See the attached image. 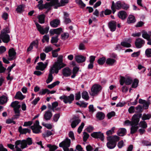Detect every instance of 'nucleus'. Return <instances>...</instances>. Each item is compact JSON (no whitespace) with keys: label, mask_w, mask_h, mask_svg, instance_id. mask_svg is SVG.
<instances>
[{"label":"nucleus","mask_w":151,"mask_h":151,"mask_svg":"<svg viewBox=\"0 0 151 151\" xmlns=\"http://www.w3.org/2000/svg\"><path fill=\"white\" fill-rule=\"evenodd\" d=\"M145 41L140 38H138L136 39L135 42V44L136 47L137 48H140L145 44Z\"/></svg>","instance_id":"nucleus-11"},{"label":"nucleus","mask_w":151,"mask_h":151,"mask_svg":"<svg viewBox=\"0 0 151 151\" xmlns=\"http://www.w3.org/2000/svg\"><path fill=\"white\" fill-rule=\"evenodd\" d=\"M138 82L139 81L137 79H134L132 85V87L133 88H136L138 86Z\"/></svg>","instance_id":"nucleus-50"},{"label":"nucleus","mask_w":151,"mask_h":151,"mask_svg":"<svg viewBox=\"0 0 151 151\" xmlns=\"http://www.w3.org/2000/svg\"><path fill=\"white\" fill-rule=\"evenodd\" d=\"M142 116V114H134L132 118L131 125H137L139 121V118Z\"/></svg>","instance_id":"nucleus-6"},{"label":"nucleus","mask_w":151,"mask_h":151,"mask_svg":"<svg viewBox=\"0 0 151 151\" xmlns=\"http://www.w3.org/2000/svg\"><path fill=\"white\" fill-rule=\"evenodd\" d=\"M142 143L143 145L145 146H150L151 145V142L149 141L144 140L142 141Z\"/></svg>","instance_id":"nucleus-56"},{"label":"nucleus","mask_w":151,"mask_h":151,"mask_svg":"<svg viewBox=\"0 0 151 151\" xmlns=\"http://www.w3.org/2000/svg\"><path fill=\"white\" fill-rule=\"evenodd\" d=\"M50 2L51 6H54L55 9H57L58 7L60 6V3L59 2L58 0H51Z\"/></svg>","instance_id":"nucleus-22"},{"label":"nucleus","mask_w":151,"mask_h":151,"mask_svg":"<svg viewBox=\"0 0 151 151\" xmlns=\"http://www.w3.org/2000/svg\"><path fill=\"white\" fill-rule=\"evenodd\" d=\"M3 30L4 32H3L2 31H1V33L7 34V33H10L9 28L8 26H7L4 29H3Z\"/></svg>","instance_id":"nucleus-49"},{"label":"nucleus","mask_w":151,"mask_h":151,"mask_svg":"<svg viewBox=\"0 0 151 151\" xmlns=\"http://www.w3.org/2000/svg\"><path fill=\"white\" fill-rule=\"evenodd\" d=\"M0 37L2 41L4 43H7L10 40V36L8 34L1 33L0 35Z\"/></svg>","instance_id":"nucleus-13"},{"label":"nucleus","mask_w":151,"mask_h":151,"mask_svg":"<svg viewBox=\"0 0 151 151\" xmlns=\"http://www.w3.org/2000/svg\"><path fill=\"white\" fill-rule=\"evenodd\" d=\"M96 117L98 120L101 121L104 119L105 114L103 112L99 111L97 113Z\"/></svg>","instance_id":"nucleus-20"},{"label":"nucleus","mask_w":151,"mask_h":151,"mask_svg":"<svg viewBox=\"0 0 151 151\" xmlns=\"http://www.w3.org/2000/svg\"><path fill=\"white\" fill-rule=\"evenodd\" d=\"M58 35H57L55 37H52L51 40V42L53 44L54 43H56L58 42L59 40L58 38Z\"/></svg>","instance_id":"nucleus-43"},{"label":"nucleus","mask_w":151,"mask_h":151,"mask_svg":"<svg viewBox=\"0 0 151 151\" xmlns=\"http://www.w3.org/2000/svg\"><path fill=\"white\" fill-rule=\"evenodd\" d=\"M131 41V38H129L126 41L121 42V45L125 47H131L130 43Z\"/></svg>","instance_id":"nucleus-18"},{"label":"nucleus","mask_w":151,"mask_h":151,"mask_svg":"<svg viewBox=\"0 0 151 151\" xmlns=\"http://www.w3.org/2000/svg\"><path fill=\"white\" fill-rule=\"evenodd\" d=\"M122 3L120 1H117L116 4L115 5L114 1L112 2V5L111 6V9L112 10V12L114 14L116 11V9L119 10L122 8Z\"/></svg>","instance_id":"nucleus-4"},{"label":"nucleus","mask_w":151,"mask_h":151,"mask_svg":"<svg viewBox=\"0 0 151 151\" xmlns=\"http://www.w3.org/2000/svg\"><path fill=\"white\" fill-rule=\"evenodd\" d=\"M27 128L22 129V126H20L18 128V131L21 134H25L27 133Z\"/></svg>","instance_id":"nucleus-40"},{"label":"nucleus","mask_w":151,"mask_h":151,"mask_svg":"<svg viewBox=\"0 0 151 151\" xmlns=\"http://www.w3.org/2000/svg\"><path fill=\"white\" fill-rule=\"evenodd\" d=\"M126 130L124 128H121L119 129L117 132V134L120 136H124L126 133Z\"/></svg>","instance_id":"nucleus-27"},{"label":"nucleus","mask_w":151,"mask_h":151,"mask_svg":"<svg viewBox=\"0 0 151 151\" xmlns=\"http://www.w3.org/2000/svg\"><path fill=\"white\" fill-rule=\"evenodd\" d=\"M116 26V22L114 21L110 22L109 23V27L111 31L112 32L114 31L115 30Z\"/></svg>","instance_id":"nucleus-21"},{"label":"nucleus","mask_w":151,"mask_h":151,"mask_svg":"<svg viewBox=\"0 0 151 151\" xmlns=\"http://www.w3.org/2000/svg\"><path fill=\"white\" fill-rule=\"evenodd\" d=\"M53 134L52 132L50 130H47L46 133L43 135V136L44 137H48L50 136Z\"/></svg>","instance_id":"nucleus-47"},{"label":"nucleus","mask_w":151,"mask_h":151,"mask_svg":"<svg viewBox=\"0 0 151 151\" xmlns=\"http://www.w3.org/2000/svg\"><path fill=\"white\" fill-rule=\"evenodd\" d=\"M35 24L37 30L40 32V33L42 35H44L45 33L47 34L48 33L49 30V26H47L43 29L41 26L37 23H35Z\"/></svg>","instance_id":"nucleus-5"},{"label":"nucleus","mask_w":151,"mask_h":151,"mask_svg":"<svg viewBox=\"0 0 151 151\" xmlns=\"http://www.w3.org/2000/svg\"><path fill=\"white\" fill-rule=\"evenodd\" d=\"M26 139H23L22 140H17L15 142V145H17V143H19V145L21 144V148L22 149H24L27 147V144L26 143Z\"/></svg>","instance_id":"nucleus-15"},{"label":"nucleus","mask_w":151,"mask_h":151,"mask_svg":"<svg viewBox=\"0 0 151 151\" xmlns=\"http://www.w3.org/2000/svg\"><path fill=\"white\" fill-rule=\"evenodd\" d=\"M8 55L9 57L8 59L9 60L12 61L16 59V52L14 48L12 47L9 50Z\"/></svg>","instance_id":"nucleus-7"},{"label":"nucleus","mask_w":151,"mask_h":151,"mask_svg":"<svg viewBox=\"0 0 151 151\" xmlns=\"http://www.w3.org/2000/svg\"><path fill=\"white\" fill-rule=\"evenodd\" d=\"M105 58H102L98 60V63L99 65H103L105 62Z\"/></svg>","instance_id":"nucleus-53"},{"label":"nucleus","mask_w":151,"mask_h":151,"mask_svg":"<svg viewBox=\"0 0 151 151\" xmlns=\"http://www.w3.org/2000/svg\"><path fill=\"white\" fill-rule=\"evenodd\" d=\"M83 140L84 142H86L88 139L89 138V135L86 132H83Z\"/></svg>","instance_id":"nucleus-45"},{"label":"nucleus","mask_w":151,"mask_h":151,"mask_svg":"<svg viewBox=\"0 0 151 151\" xmlns=\"http://www.w3.org/2000/svg\"><path fill=\"white\" fill-rule=\"evenodd\" d=\"M120 84L122 86L124 83L127 85H130L132 82V78L129 77L124 78L122 77L120 80Z\"/></svg>","instance_id":"nucleus-8"},{"label":"nucleus","mask_w":151,"mask_h":151,"mask_svg":"<svg viewBox=\"0 0 151 151\" xmlns=\"http://www.w3.org/2000/svg\"><path fill=\"white\" fill-rule=\"evenodd\" d=\"M129 6L128 5L126 4L124 2L122 3V8L123 9L127 10L129 8Z\"/></svg>","instance_id":"nucleus-63"},{"label":"nucleus","mask_w":151,"mask_h":151,"mask_svg":"<svg viewBox=\"0 0 151 151\" xmlns=\"http://www.w3.org/2000/svg\"><path fill=\"white\" fill-rule=\"evenodd\" d=\"M151 117V114H144L142 117V119L144 121L147 119H149Z\"/></svg>","instance_id":"nucleus-41"},{"label":"nucleus","mask_w":151,"mask_h":151,"mask_svg":"<svg viewBox=\"0 0 151 151\" xmlns=\"http://www.w3.org/2000/svg\"><path fill=\"white\" fill-rule=\"evenodd\" d=\"M119 138L116 135L108 137L107 139L108 142L107 143V147L109 149L114 148L116 145V142L119 140Z\"/></svg>","instance_id":"nucleus-1"},{"label":"nucleus","mask_w":151,"mask_h":151,"mask_svg":"<svg viewBox=\"0 0 151 151\" xmlns=\"http://www.w3.org/2000/svg\"><path fill=\"white\" fill-rule=\"evenodd\" d=\"M131 128L130 133L131 134H133L135 133L138 129V127L137 125H131Z\"/></svg>","instance_id":"nucleus-38"},{"label":"nucleus","mask_w":151,"mask_h":151,"mask_svg":"<svg viewBox=\"0 0 151 151\" xmlns=\"http://www.w3.org/2000/svg\"><path fill=\"white\" fill-rule=\"evenodd\" d=\"M95 138H99L100 140L103 141L104 139V136L103 133L100 132H95Z\"/></svg>","instance_id":"nucleus-23"},{"label":"nucleus","mask_w":151,"mask_h":151,"mask_svg":"<svg viewBox=\"0 0 151 151\" xmlns=\"http://www.w3.org/2000/svg\"><path fill=\"white\" fill-rule=\"evenodd\" d=\"M69 37V34L68 33H64V34L61 35V38L63 40H65L66 38H68Z\"/></svg>","instance_id":"nucleus-52"},{"label":"nucleus","mask_w":151,"mask_h":151,"mask_svg":"<svg viewBox=\"0 0 151 151\" xmlns=\"http://www.w3.org/2000/svg\"><path fill=\"white\" fill-rule=\"evenodd\" d=\"M118 16L120 18L122 19H125L127 16L126 12L123 11H121L118 13Z\"/></svg>","instance_id":"nucleus-26"},{"label":"nucleus","mask_w":151,"mask_h":151,"mask_svg":"<svg viewBox=\"0 0 151 151\" xmlns=\"http://www.w3.org/2000/svg\"><path fill=\"white\" fill-rule=\"evenodd\" d=\"M52 115V113L49 110L45 112L44 117L46 120L50 119Z\"/></svg>","instance_id":"nucleus-25"},{"label":"nucleus","mask_w":151,"mask_h":151,"mask_svg":"<svg viewBox=\"0 0 151 151\" xmlns=\"http://www.w3.org/2000/svg\"><path fill=\"white\" fill-rule=\"evenodd\" d=\"M24 7L23 5H20L17 6L16 11L17 13H21L24 11Z\"/></svg>","instance_id":"nucleus-39"},{"label":"nucleus","mask_w":151,"mask_h":151,"mask_svg":"<svg viewBox=\"0 0 151 151\" xmlns=\"http://www.w3.org/2000/svg\"><path fill=\"white\" fill-rule=\"evenodd\" d=\"M8 101L7 97L4 95H3L0 97V104L3 105L6 103Z\"/></svg>","instance_id":"nucleus-29"},{"label":"nucleus","mask_w":151,"mask_h":151,"mask_svg":"<svg viewBox=\"0 0 151 151\" xmlns=\"http://www.w3.org/2000/svg\"><path fill=\"white\" fill-rule=\"evenodd\" d=\"M45 16L44 14H41L39 16V22L40 24H43L45 23Z\"/></svg>","instance_id":"nucleus-33"},{"label":"nucleus","mask_w":151,"mask_h":151,"mask_svg":"<svg viewBox=\"0 0 151 151\" xmlns=\"http://www.w3.org/2000/svg\"><path fill=\"white\" fill-rule=\"evenodd\" d=\"M82 97L83 99L86 101L88 100L89 98L88 93L86 91H83L82 93Z\"/></svg>","instance_id":"nucleus-35"},{"label":"nucleus","mask_w":151,"mask_h":151,"mask_svg":"<svg viewBox=\"0 0 151 151\" xmlns=\"http://www.w3.org/2000/svg\"><path fill=\"white\" fill-rule=\"evenodd\" d=\"M139 102V103L143 104V107L145 109H148L149 105L151 104V101L149 99L147 100L146 101L145 100L140 99Z\"/></svg>","instance_id":"nucleus-9"},{"label":"nucleus","mask_w":151,"mask_h":151,"mask_svg":"<svg viewBox=\"0 0 151 151\" xmlns=\"http://www.w3.org/2000/svg\"><path fill=\"white\" fill-rule=\"evenodd\" d=\"M59 99L60 100H63L65 104H67L68 103L69 104H70L74 100V95L73 94H70V96H68L63 95L60 97Z\"/></svg>","instance_id":"nucleus-2"},{"label":"nucleus","mask_w":151,"mask_h":151,"mask_svg":"<svg viewBox=\"0 0 151 151\" xmlns=\"http://www.w3.org/2000/svg\"><path fill=\"white\" fill-rule=\"evenodd\" d=\"M47 147L49 148V151H55L58 148V147L55 145H52L50 144L47 145Z\"/></svg>","instance_id":"nucleus-36"},{"label":"nucleus","mask_w":151,"mask_h":151,"mask_svg":"<svg viewBox=\"0 0 151 151\" xmlns=\"http://www.w3.org/2000/svg\"><path fill=\"white\" fill-rule=\"evenodd\" d=\"M136 21V19L134 16L132 15H130L127 19V22L129 24L134 23Z\"/></svg>","instance_id":"nucleus-34"},{"label":"nucleus","mask_w":151,"mask_h":151,"mask_svg":"<svg viewBox=\"0 0 151 151\" xmlns=\"http://www.w3.org/2000/svg\"><path fill=\"white\" fill-rule=\"evenodd\" d=\"M63 67H64V66H58L53 65L52 66L50 67L49 70H52V71L53 73H55L56 74H57L58 73L59 70Z\"/></svg>","instance_id":"nucleus-16"},{"label":"nucleus","mask_w":151,"mask_h":151,"mask_svg":"<svg viewBox=\"0 0 151 151\" xmlns=\"http://www.w3.org/2000/svg\"><path fill=\"white\" fill-rule=\"evenodd\" d=\"M62 73L64 76L68 77L71 74L72 71L68 67H66L63 69Z\"/></svg>","instance_id":"nucleus-12"},{"label":"nucleus","mask_w":151,"mask_h":151,"mask_svg":"<svg viewBox=\"0 0 151 151\" xmlns=\"http://www.w3.org/2000/svg\"><path fill=\"white\" fill-rule=\"evenodd\" d=\"M75 100L77 101L79 100L81 98V93L80 91L75 94Z\"/></svg>","instance_id":"nucleus-55"},{"label":"nucleus","mask_w":151,"mask_h":151,"mask_svg":"<svg viewBox=\"0 0 151 151\" xmlns=\"http://www.w3.org/2000/svg\"><path fill=\"white\" fill-rule=\"evenodd\" d=\"M54 31L55 32V34H57V35H60L62 32V29L60 27L56 29H54Z\"/></svg>","instance_id":"nucleus-46"},{"label":"nucleus","mask_w":151,"mask_h":151,"mask_svg":"<svg viewBox=\"0 0 151 151\" xmlns=\"http://www.w3.org/2000/svg\"><path fill=\"white\" fill-rule=\"evenodd\" d=\"M145 53L147 57H151V49H147L145 51Z\"/></svg>","instance_id":"nucleus-61"},{"label":"nucleus","mask_w":151,"mask_h":151,"mask_svg":"<svg viewBox=\"0 0 151 151\" xmlns=\"http://www.w3.org/2000/svg\"><path fill=\"white\" fill-rule=\"evenodd\" d=\"M48 63V60H46L44 63L41 62H39L37 63L38 65L36 67V69L37 70L43 71L47 68Z\"/></svg>","instance_id":"nucleus-3"},{"label":"nucleus","mask_w":151,"mask_h":151,"mask_svg":"<svg viewBox=\"0 0 151 151\" xmlns=\"http://www.w3.org/2000/svg\"><path fill=\"white\" fill-rule=\"evenodd\" d=\"M116 61L113 59L109 58H108L106 61V63L110 65H112L114 63L116 62Z\"/></svg>","instance_id":"nucleus-37"},{"label":"nucleus","mask_w":151,"mask_h":151,"mask_svg":"<svg viewBox=\"0 0 151 151\" xmlns=\"http://www.w3.org/2000/svg\"><path fill=\"white\" fill-rule=\"evenodd\" d=\"M81 121V120L79 119H76L73 121L71 124L72 128H75Z\"/></svg>","instance_id":"nucleus-30"},{"label":"nucleus","mask_w":151,"mask_h":151,"mask_svg":"<svg viewBox=\"0 0 151 151\" xmlns=\"http://www.w3.org/2000/svg\"><path fill=\"white\" fill-rule=\"evenodd\" d=\"M84 125V123L83 122H82L81 125L78 127V132L79 134L82 132Z\"/></svg>","instance_id":"nucleus-51"},{"label":"nucleus","mask_w":151,"mask_h":151,"mask_svg":"<svg viewBox=\"0 0 151 151\" xmlns=\"http://www.w3.org/2000/svg\"><path fill=\"white\" fill-rule=\"evenodd\" d=\"M63 142L64 143V147H63V149H66V151H68V147H70V140L68 138H67Z\"/></svg>","instance_id":"nucleus-17"},{"label":"nucleus","mask_w":151,"mask_h":151,"mask_svg":"<svg viewBox=\"0 0 151 151\" xmlns=\"http://www.w3.org/2000/svg\"><path fill=\"white\" fill-rule=\"evenodd\" d=\"M60 22V20L58 19H54L50 22V26L53 27H56L59 25Z\"/></svg>","instance_id":"nucleus-19"},{"label":"nucleus","mask_w":151,"mask_h":151,"mask_svg":"<svg viewBox=\"0 0 151 151\" xmlns=\"http://www.w3.org/2000/svg\"><path fill=\"white\" fill-rule=\"evenodd\" d=\"M31 128L33 133L38 134L41 132V130L40 129H38L37 127H35V125L31 126Z\"/></svg>","instance_id":"nucleus-32"},{"label":"nucleus","mask_w":151,"mask_h":151,"mask_svg":"<svg viewBox=\"0 0 151 151\" xmlns=\"http://www.w3.org/2000/svg\"><path fill=\"white\" fill-rule=\"evenodd\" d=\"M20 105H18L16 107H15V108H14L15 114H20L19 109L20 108Z\"/></svg>","instance_id":"nucleus-48"},{"label":"nucleus","mask_w":151,"mask_h":151,"mask_svg":"<svg viewBox=\"0 0 151 151\" xmlns=\"http://www.w3.org/2000/svg\"><path fill=\"white\" fill-rule=\"evenodd\" d=\"M16 99L22 100L25 98V96H24L22 93L19 91L17 92L14 97Z\"/></svg>","instance_id":"nucleus-24"},{"label":"nucleus","mask_w":151,"mask_h":151,"mask_svg":"<svg viewBox=\"0 0 151 151\" xmlns=\"http://www.w3.org/2000/svg\"><path fill=\"white\" fill-rule=\"evenodd\" d=\"M115 115V112L114 111H112L108 113L107 114V116L108 119H110L111 117L114 116Z\"/></svg>","instance_id":"nucleus-57"},{"label":"nucleus","mask_w":151,"mask_h":151,"mask_svg":"<svg viewBox=\"0 0 151 151\" xmlns=\"http://www.w3.org/2000/svg\"><path fill=\"white\" fill-rule=\"evenodd\" d=\"M52 70H49V73L48 75V76L47 79L46 80V83L47 84L49 83L52 80L53 77L52 76V74L53 73L52 72Z\"/></svg>","instance_id":"nucleus-28"},{"label":"nucleus","mask_w":151,"mask_h":151,"mask_svg":"<svg viewBox=\"0 0 151 151\" xmlns=\"http://www.w3.org/2000/svg\"><path fill=\"white\" fill-rule=\"evenodd\" d=\"M75 59L76 61L78 63H81L86 61V57L82 55H77L75 57Z\"/></svg>","instance_id":"nucleus-14"},{"label":"nucleus","mask_w":151,"mask_h":151,"mask_svg":"<svg viewBox=\"0 0 151 151\" xmlns=\"http://www.w3.org/2000/svg\"><path fill=\"white\" fill-rule=\"evenodd\" d=\"M102 87L98 84H95V96L97 95L101 91Z\"/></svg>","instance_id":"nucleus-31"},{"label":"nucleus","mask_w":151,"mask_h":151,"mask_svg":"<svg viewBox=\"0 0 151 151\" xmlns=\"http://www.w3.org/2000/svg\"><path fill=\"white\" fill-rule=\"evenodd\" d=\"M60 5L61 6H63L65 5V4L68 3V0H61Z\"/></svg>","instance_id":"nucleus-60"},{"label":"nucleus","mask_w":151,"mask_h":151,"mask_svg":"<svg viewBox=\"0 0 151 151\" xmlns=\"http://www.w3.org/2000/svg\"><path fill=\"white\" fill-rule=\"evenodd\" d=\"M140 127L143 129H145L147 127V125L146 122L145 121H141L139 124Z\"/></svg>","instance_id":"nucleus-42"},{"label":"nucleus","mask_w":151,"mask_h":151,"mask_svg":"<svg viewBox=\"0 0 151 151\" xmlns=\"http://www.w3.org/2000/svg\"><path fill=\"white\" fill-rule=\"evenodd\" d=\"M33 122L32 121L25 122L24 123L23 126L24 127L29 126L32 124Z\"/></svg>","instance_id":"nucleus-62"},{"label":"nucleus","mask_w":151,"mask_h":151,"mask_svg":"<svg viewBox=\"0 0 151 151\" xmlns=\"http://www.w3.org/2000/svg\"><path fill=\"white\" fill-rule=\"evenodd\" d=\"M26 141L27 145H31L32 143V139L30 137H28L27 138Z\"/></svg>","instance_id":"nucleus-59"},{"label":"nucleus","mask_w":151,"mask_h":151,"mask_svg":"<svg viewBox=\"0 0 151 151\" xmlns=\"http://www.w3.org/2000/svg\"><path fill=\"white\" fill-rule=\"evenodd\" d=\"M64 22L66 24H68L71 22V20L68 17H64Z\"/></svg>","instance_id":"nucleus-64"},{"label":"nucleus","mask_w":151,"mask_h":151,"mask_svg":"<svg viewBox=\"0 0 151 151\" xmlns=\"http://www.w3.org/2000/svg\"><path fill=\"white\" fill-rule=\"evenodd\" d=\"M63 56L62 55H59L57 60V61L55 62L53 65L57 66H64V67L66 66V65L63 63Z\"/></svg>","instance_id":"nucleus-10"},{"label":"nucleus","mask_w":151,"mask_h":151,"mask_svg":"<svg viewBox=\"0 0 151 151\" xmlns=\"http://www.w3.org/2000/svg\"><path fill=\"white\" fill-rule=\"evenodd\" d=\"M42 125L48 129H51L52 128V125L50 124H45L44 122H42Z\"/></svg>","instance_id":"nucleus-58"},{"label":"nucleus","mask_w":151,"mask_h":151,"mask_svg":"<svg viewBox=\"0 0 151 151\" xmlns=\"http://www.w3.org/2000/svg\"><path fill=\"white\" fill-rule=\"evenodd\" d=\"M19 103V102L18 101H14L12 102L10 106L14 108L15 107H16L18 105H20L19 104H18Z\"/></svg>","instance_id":"nucleus-54"},{"label":"nucleus","mask_w":151,"mask_h":151,"mask_svg":"<svg viewBox=\"0 0 151 151\" xmlns=\"http://www.w3.org/2000/svg\"><path fill=\"white\" fill-rule=\"evenodd\" d=\"M142 37L146 39L147 40H148L150 38V35L149 34H148L147 32H143L142 35Z\"/></svg>","instance_id":"nucleus-44"}]
</instances>
